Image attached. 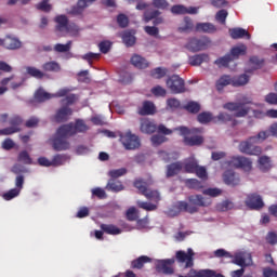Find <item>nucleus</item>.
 I'll list each match as a JSON object with an SVG mask.
<instances>
[{
  "label": "nucleus",
  "instance_id": "f257e3e1",
  "mask_svg": "<svg viewBox=\"0 0 277 277\" xmlns=\"http://www.w3.org/2000/svg\"><path fill=\"white\" fill-rule=\"evenodd\" d=\"M35 98L38 103H44V101H51V98H61V107L55 115L56 122H66L70 117V88H62L54 94L40 89L35 93Z\"/></svg>",
  "mask_w": 277,
  "mask_h": 277
},
{
  "label": "nucleus",
  "instance_id": "f03ea898",
  "mask_svg": "<svg viewBox=\"0 0 277 277\" xmlns=\"http://www.w3.org/2000/svg\"><path fill=\"white\" fill-rule=\"evenodd\" d=\"M153 183L154 182L151 177H148L147 180L137 177L133 182V187L137 189L138 194H141L142 196H145L147 200H150V202H146V201L136 202L137 207L140 209H144V211H157V205L161 202V194L159 193V190L149 189ZM151 202H155V203H151Z\"/></svg>",
  "mask_w": 277,
  "mask_h": 277
},
{
  "label": "nucleus",
  "instance_id": "7ed1b4c3",
  "mask_svg": "<svg viewBox=\"0 0 277 277\" xmlns=\"http://www.w3.org/2000/svg\"><path fill=\"white\" fill-rule=\"evenodd\" d=\"M187 201H177L172 208H170L166 214L168 217H176L181 213H198L200 207H209L211 199L202 197V195H190Z\"/></svg>",
  "mask_w": 277,
  "mask_h": 277
},
{
  "label": "nucleus",
  "instance_id": "20e7f679",
  "mask_svg": "<svg viewBox=\"0 0 277 277\" xmlns=\"http://www.w3.org/2000/svg\"><path fill=\"white\" fill-rule=\"evenodd\" d=\"M54 150L62 151L70 148V124H64L57 129L52 140Z\"/></svg>",
  "mask_w": 277,
  "mask_h": 277
},
{
  "label": "nucleus",
  "instance_id": "39448f33",
  "mask_svg": "<svg viewBox=\"0 0 277 277\" xmlns=\"http://www.w3.org/2000/svg\"><path fill=\"white\" fill-rule=\"evenodd\" d=\"M174 131H180V135L184 137V144L185 146H201V144L205 143V137L201 135H194V133H200V129H192L181 126L177 128H174ZM187 135H194V136H187Z\"/></svg>",
  "mask_w": 277,
  "mask_h": 277
},
{
  "label": "nucleus",
  "instance_id": "423d86ee",
  "mask_svg": "<svg viewBox=\"0 0 277 277\" xmlns=\"http://www.w3.org/2000/svg\"><path fill=\"white\" fill-rule=\"evenodd\" d=\"M211 47V39L208 37L190 38L186 44V49L192 53H198V51H207Z\"/></svg>",
  "mask_w": 277,
  "mask_h": 277
},
{
  "label": "nucleus",
  "instance_id": "0eeeda50",
  "mask_svg": "<svg viewBox=\"0 0 277 277\" xmlns=\"http://www.w3.org/2000/svg\"><path fill=\"white\" fill-rule=\"evenodd\" d=\"M224 109L228 111H235V118H246L250 114V107L248 104L241 102H228L223 105Z\"/></svg>",
  "mask_w": 277,
  "mask_h": 277
},
{
  "label": "nucleus",
  "instance_id": "6e6552de",
  "mask_svg": "<svg viewBox=\"0 0 277 277\" xmlns=\"http://www.w3.org/2000/svg\"><path fill=\"white\" fill-rule=\"evenodd\" d=\"M254 144H256V141L250 140L249 137L247 141H242L239 144L238 148L240 153H242L243 155H251V156L259 157L263 153V148Z\"/></svg>",
  "mask_w": 277,
  "mask_h": 277
},
{
  "label": "nucleus",
  "instance_id": "1a4fd4ad",
  "mask_svg": "<svg viewBox=\"0 0 277 277\" xmlns=\"http://www.w3.org/2000/svg\"><path fill=\"white\" fill-rule=\"evenodd\" d=\"M54 31L58 38H64L68 36L70 28L68 27V16L61 14L54 17Z\"/></svg>",
  "mask_w": 277,
  "mask_h": 277
},
{
  "label": "nucleus",
  "instance_id": "9d476101",
  "mask_svg": "<svg viewBox=\"0 0 277 277\" xmlns=\"http://www.w3.org/2000/svg\"><path fill=\"white\" fill-rule=\"evenodd\" d=\"M167 88L172 94H183L185 92V80L179 75H173L167 79Z\"/></svg>",
  "mask_w": 277,
  "mask_h": 277
},
{
  "label": "nucleus",
  "instance_id": "9b49d317",
  "mask_svg": "<svg viewBox=\"0 0 277 277\" xmlns=\"http://www.w3.org/2000/svg\"><path fill=\"white\" fill-rule=\"evenodd\" d=\"M196 253H194V250L192 248L187 249V252L180 250L175 253V261L183 265L185 263V269H189L194 267V256Z\"/></svg>",
  "mask_w": 277,
  "mask_h": 277
},
{
  "label": "nucleus",
  "instance_id": "f8f14e48",
  "mask_svg": "<svg viewBox=\"0 0 277 277\" xmlns=\"http://www.w3.org/2000/svg\"><path fill=\"white\" fill-rule=\"evenodd\" d=\"M227 163L230 168L241 169L245 170V172L252 170V160L243 156H234Z\"/></svg>",
  "mask_w": 277,
  "mask_h": 277
},
{
  "label": "nucleus",
  "instance_id": "ddd939ff",
  "mask_svg": "<svg viewBox=\"0 0 277 277\" xmlns=\"http://www.w3.org/2000/svg\"><path fill=\"white\" fill-rule=\"evenodd\" d=\"M0 47H4V49L9 51H18V49L23 48V42L14 35H6L3 39H0Z\"/></svg>",
  "mask_w": 277,
  "mask_h": 277
},
{
  "label": "nucleus",
  "instance_id": "4468645a",
  "mask_svg": "<svg viewBox=\"0 0 277 277\" xmlns=\"http://www.w3.org/2000/svg\"><path fill=\"white\" fill-rule=\"evenodd\" d=\"M173 263H175L174 259L158 260L156 262V272L158 274H164V276H172L174 274Z\"/></svg>",
  "mask_w": 277,
  "mask_h": 277
},
{
  "label": "nucleus",
  "instance_id": "2eb2a0df",
  "mask_svg": "<svg viewBox=\"0 0 277 277\" xmlns=\"http://www.w3.org/2000/svg\"><path fill=\"white\" fill-rule=\"evenodd\" d=\"M121 142L127 150H135V148H140V136L131 132L122 135Z\"/></svg>",
  "mask_w": 277,
  "mask_h": 277
},
{
  "label": "nucleus",
  "instance_id": "dca6fc26",
  "mask_svg": "<svg viewBox=\"0 0 277 277\" xmlns=\"http://www.w3.org/2000/svg\"><path fill=\"white\" fill-rule=\"evenodd\" d=\"M245 203H246V207H248L249 209H253L255 211H259L260 209H263V207H265V203L263 202V198L261 197V195L256 193L249 194L247 196Z\"/></svg>",
  "mask_w": 277,
  "mask_h": 277
},
{
  "label": "nucleus",
  "instance_id": "f3484780",
  "mask_svg": "<svg viewBox=\"0 0 277 277\" xmlns=\"http://www.w3.org/2000/svg\"><path fill=\"white\" fill-rule=\"evenodd\" d=\"M246 74H241L239 76L233 77L232 82L234 88H241L243 85H248L250 83V76L248 74H252V69L245 70Z\"/></svg>",
  "mask_w": 277,
  "mask_h": 277
},
{
  "label": "nucleus",
  "instance_id": "a211bd4d",
  "mask_svg": "<svg viewBox=\"0 0 277 277\" xmlns=\"http://www.w3.org/2000/svg\"><path fill=\"white\" fill-rule=\"evenodd\" d=\"M0 83L1 85H8V83H10L11 90H18V88H22L23 83H25V79L12 75L11 77L2 79Z\"/></svg>",
  "mask_w": 277,
  "mask_h": 277
},
{
  "label": "nucleus",
  "instance_id": "6ab92c4d",
  "mask_svg": "<svg viewBox=\"0 0 277 277\" xmlns=\"http://www.w3.org/2000/svg\"><path fill=\"white\" fill-rule=\"evenodd\" d=\"M90 130L83 119H76V121L70 123V135H77V133H85Z\"/></svg>",
  "mask_w": 277,
  "mask_h": 277
},
{
  "label": "nucleus",
  "instance_id": "aec40b11",
  "mask_svg": "<svg viewBox=\"0 0 277 277\" xmlns=\"http://www.w3.org/2000/svg\"><path fill=\"white\" fill-rule=\"evenodd\" d=\"M96 0H78L77 5L71 8V15L79 16L83 14L85 8H90Z\"/></svg>",
  "mask_w": 277,
  "mask_h": 277
},
{
  "label": "nucleus",
  "instance_id": "412c9836",
  "mask_svg": "<svg viewBox=\"0 0 277 277\" xmlns=\"http://www.w3.org/2000/svg\"><path fill=\"white\" fill-rule=\"evenodd\" d=\"M226 122H232L233 127H236L237 120L233 118V115L228 113H220L217 116L214 117L213 123L214 124H226Z\"/></svg>",
  "mask_w": 277,
  "mask_h": 277
},
{
  "label": "nucleus",
  "instance_id": "4be33fe9",
  "mask_svg": "<svg viewBox=\"0 0 277 277\" xmlns=\"http://www.w3.org/2000/svg\"><path fill=\"white\" fill-rule=\"evenodd\" d=\"M223 181L226 185H232L235 187L236 185H239V175H237L234 171L227 170L223 174Z\"/></svg>",
  "mask_w": 277,
  "mask_h": 277
},
{
  "label": "nucleus",
  "instance_id": "5701e85b",
  "mask_svg": "<svg viewBox=\"0 0 277 277\" xmlns=\"http://www.w3.org/2000/svg\"><path fill=\"white\" fill-rule=\"evenodd\" d=\"M229 36L233 40H239L241 38H246L247 40H250L251 38L250 32H248V30L239 27L230 28Z\"/></svg>",
  "mask_w": 277,
  "mask_h": 277
},
{
  "label": "nucleus",
  "instance_id": "b1692460",
  "mask_svg": "<svg viewBox=\"0 0 277 277\" xmlns=\"http://www.w3.org/2000/svg\"><path fill=\"white\" fill-rule=\"evenodd\" d=\"M183 170V162L176 161L167 166V179H172V176H176Z\"/></svg>",
  "mask_w": 277,
  "mask_h": 277
},
{
  "label": "nucleus",
  "instance_id": "393cba45",
  "mask_svg": "<svg viewBox=\"0 0 277 277\" xmlns=\"http://www.w3.org/2000/svg\"><path fill=\"white\" fill-rule=\"evenodd\" d=\"M131 64L135 67V68H140L141 70H143L144 68H148V66H150V64L148 63V61H146V58H144L143 56L138 55V54H134L131 57Z\"/></svg>",
  "mask_w": 277,
  "mask_h": 277
},
{
  "label": "nucleus",
  "instance_id": "a878e982",
  "mask_svg": "<svg viewBox=\"0 0 277 277\" xmlns=\"http://www.w3.org/2000/svg\"><path fill=\"white\" fill-rule=\"evenodd\" d=\"M209 54H197L189 56L188 64H190V66H200V64H205V62L209 63Z\"/></svg>",
  "mask_w": 277,
  "mask_h": 277
},
{
  "label": "nucleus",
  "instance_id": "bb28decb",
  "mask_svg": "<svg viewBox=\"0 0 277 277\" xmlns=\"http://www.w3.org/2000/svg\"><path fill=\"white\" fill-rule=\"evenodd\" d=\"M140 130L142 131V133H147L148 135H150L155 133V131H157V124L148 119H143L141 121Z\"/></svg>",
  "mask_w": 277,
  "mask_h": 277
},
{
  "label": "nucleus",
  "instance_id": "cd10ccee",
  "mask_svg": "<svg viewBox=\"0 0 277 277\" xmlns=\"http://www.w3.org/2000/svg\"><path fill=\"white\" fill-rule=\"evenodd\" d=\"M137 114L140 116H153L155 114V104L150 101H145L143 106L138 108Z\"/></svg>",
  "mask_w": 277,
  "mask_h": 277
},
{
  "label": "nucleus",
  "instance_id": "c85d7f7f",
  "mask_svg": "<svg viewBox=\"0 0 277 277\" xmlns=\"http://www.w3.org/2000/svg\"><path fill=\"white\" fill-rule=\"evenodd\" d=\"M196 31H200L202 34H215V31H217V27L211 23H197Z\"/></svg>",
  "mask_w": 277,
  "mask_h": 277
},
{
  "label": "nucleus",
  "instance_id": "c756f323",
  "mask_svg": "<svg viewBox=\"0 0 277 277\" xmlns=\"http://www.w3.org/2000/svg\"><path fill=\"white\" fill-rule=\"evenodd\" d=\"M226 85H233V78L229 75L221 76L215 83L217 92H222Z\"/></svg>",
  "mask_w": 277,
  "mask_h": 277
},
{
  "label": "nucleus",
  "instance_id": "7c9ffc66",
  "mask_svg": "<svg viewBox=\"0 0 277 277\" xmlns=\"http://www.w3.org/2000/svg\"><path fill=\"white\" fill-rule=\"evenodd\" d=\"M248 47H246V44H240L232 48L230 53H228L227 55H232L233 61H235L239 60L240 55H246Z\"/></svg>",
  "mask_w": 277,
  "mask_h": 277
},
{
  "label": "nucleus",
  "instance_id": "2f4dec72",
  "mask_svg": "<svg viewBox=\"0 0 277 277\" xmlns=\"http://www.w3.org/2000/svg\"><path fill=\"white\" fill-rule=\"evenodd\" d=\"M259 169L262 172H268V170H272V158L268 156H261L258 160Z\"/></svg>",
  "mask_w": 277,
  "mask_h": 277
},
{
  "label": "nucleus",
  "instance_id": "473e14b6",
  "mask_svg": "<svg viewBox=\"0 0 277 277\" xmlns=\"http://www.w3.org/2000/svg\"><path fill=\"white\" fill-rule=\"evenodd\" d=\"M150 258L148 255H141L136 260L131 262L132 269H142L146 263H150Z\"/></svg>",
  "mask_w": 277,
  "mask_h": 277
},
{
  "label": "nucleus",
  "instance_id": "72a5a7b5",
  "mask_svg": "<svg viewBox=\"0 0 277 277\" xmlns=\"http://www.w3.org/2000/svg\"><path fill=\"white\" fill-rule=\"evenodd\" d=\"M106 189H108V192L118 193V192H122L124 189V185H122V182L110 177V180L108 181V183L106 185Z\"/></svg>",
  "mask_w": 277,
  "mask_h": 277
},
{
  "label": "nucleus",
  "instance_id": "f704fd0d",
  "mask_svg": "<svg viewBox=\"0 0 277 277\" xmlns=\"http://www.w3.org/2000/svg\"><path fill=\"white\" fill-rule=\"evenodd\" d=\"M100 228L103 233H106V235H120V233H122V229L114 224H101Z\"/></svg>",
  "mask_w": 277,
  "mask_h": 277
},
{
  "label": "nucleus",
  "instance_id": "c9c22d12",
  "mask_svg": "<svg viewBox=\"0 0 277 277\" xmlns=\"http://www.w3.org/2000/svg\"><path fill=\"white\" fill-rule=\"evenodd\" d=\"M197 120L200 124H209V122H213V120H215V117H213V114L209 111H203L197 116Z\"/></svg>",
  "mask_w": 277,
  "mask_h": 277
},
{
  "label": "nucleus",
  "instance_id": "e433bc0d",
  "mask_svg": "<svg viewBox=\"0 0 277 277\" xmlns=\"http://www.w3.org/2000/svg\"><path fill=\"white\" fill-rule=\"evenodd\" d=\"M42 69L45 70V72H60L62 67H60V63L52 61L43 64Z\"/></svg>",
  "mask_w": 277,
  "mask_h": 277
},
{
  "label": "nucleus",
  "instance_id": "4c0bfd02",
  "mask_svg": "<svg viewBox=\"0 0 277 277\" xmlns=\"http://www.w3.org/2000/svg\"><path fill=\"white\" fill-rule=\"evenodd\" d=\"M233 62V56L230 54H226L220 58H217L214 64L219 66V68H227L228 64Z\"/></svg>",
  "mask_w": 277,
  "mask_h": 277
},
{
  "label": "nucleus",
  "instance_id": "58836bf2",
  "mask_svg": "<svg viewBox=\"0 0 277 277\" xmlns=\"http://www.w3.org/2000/svg\"><path fill=\"white\" fill-rule=\"evenodd\" d=\"M183 109L188 111V114H198L200 111V104L198 102H188Z\"/></svg>",
  "mask_w": 277,
  "mask_h": 277
},
{
  "label": "nucleus",
  "instance_id": "ea45409f",
  "mask_svg": "<svg viewBox=\"0 0 277 277\" xmlns=\"http://www.w3.org/2000/svg\"><path fill=\"white\" fill-rule=\"evenodd\" d=\"M126 217L129 222H136V220H140V212L135 207H131L127 210Z\"/></svg>",
  "mask_w": 277,
  "mask_h": 277
},
{
  "label": "nucleus",
  "instance_id": "a19ab883",
  "mask_svg": "<svg viewBox=\"0 0 277 277\" xmlns=\"http://www.w3.org/2000/svg\"><path fill=\"white\" fill-rule=\"evenodd\" d=\"M121 38L126 47H133V44H135V36H133L131 31H124Z\"/></svg>",
  "mask_w": 277,
  "mask_h": 277
},
{
  "label": "nucleus",
  "instance_id": "79ce46f5",
  "mask_svg": "<svg viewBox=\"0 0 277 277\" xmlns=\"http://www.w3.org/2000/svg\"><path fill=\"white\" fill-rule=\"evenodd\" d=\"M27 75L30 77H35V79H42L44 77V72L36 67L28 66L26 67Z\"/></svg>",
  "mask_w": 277,
  "mask_h": 277
},
{
  "label": "nucleus",
  "instance_id": "37998d69",
  "mask_svg": "<svg viewBox=\"0 0 277 277\" xmlns=\"http://www.w3.org/2000/svg\"><path fill=\"white\" fill-rule=\"evenodd\" d=\"M184 171L188 174H195L198 169V162L196 160H189L185 164H183Z\"/></svg>",
  "mask_w": 277,
  "mask_h": 277
},
{
  "label": "nucleus",
  "instance_id": "c03bdc74",
  "mask_svg": "<svg viewBox=\"0 0 277 277\" xmlns=\"http://www.w3.org/2000/svg\"><path fill=\"white\" fill-rule=\"evenodd\" d=\"M188 277H209V268L199 269L190 268L188 272Z\"/></svg>",
  "mask_w": 277,
  "mask_h": 277
},
{
  "label": "nucleus",
  "instance_id": "a18cd8bd",
  "mask_svg": "<svg viewBox=\"0 0 277 277\" xmlns=\"http://www.w3.org/2000/svg\"><path fill=\"white\" fill-rule=\"evenodd\" d=\"M186 186L188 187V189H197V190H200L202 189V187H205L202 185V182L198 181L197 179L186 180Z\"/></svg>",
  "mask_w": 277,
  "mask_h": 277
},
{
  "label": "nucleus",
  "instance_id": "49530a36",
  "mask_svg": "<svg viewBox=\"0 0 277 277\" xmlns=\"http://www.w3.org/2000/svg\"><path fill=\"white\" fill-rule=\"evenodd\" d=\"M66 161H68V156H66V155H56L52 159V166L54 168H57L60 166H64V163H66Z\"/></svg>",
  "mask_w": 277,
  "mask_h": 277
},
{
  "label": "nucleus",
  "instance_id": "de8ad7c7",
  "mask_svg": "<svg viewBox=\"0 0 277 277\" xmlns=\"http://www.w3.org/2000/svg\"><path fill=\"white\" fill-rule=\"evenodd\" d=\"M167 74L168 69L162 67H157L150 71V76L154 77V79H163Z\"/></svg>",
  "mask_w": 277,
  "mask_h": 277
},
{
  "label": "nucleus",
  "instance_id": "09e8293b",
  "mask_svg": "<svg viewBox=\"0 0 277 277\" xmlns=\"http://www.w3.org/2000/svg\"><path fill=\"white\" fill-rule=\"evenodd\" d=\"M249 62L253 66V70H259V68H263V65L265 64V60L260 58L259 56H251Z\"/></svg>",
  "mask_w": 277,
  "mask_h": 277
},
{
  "label": "nucleus",
  "instance_id": "8fccbe9b",
  "mask_svg": "<svg viewBox=\"0 0 277 277\" xmlns=\"http://www.w3.org/2000/svg\"><path fill=\"white\" fill-rule=\"evenodd\" d=\"M161 12L159 10H153V11H145L144 12V21L145 23H150V21H154L157 18V16H160Z\"/></svg>",
  "mask_w": 277,
  "mask_h": 277
},
{
  "label": "nucleus",
  "instance_id": "3c124183",
  "mask_svg": "<svg viewBox=\"0 0 277 277\" xmlns=\"http://www.w3.org/2000/svg\"><path fill=\"white\" fill-rule=\"evenodd\" d=\"M194 29V23L192 22V18L185 17L184 18V25L179 28V31L182 34H185L187 31H192Z\"/></svg>",
  "mask_w": 277,
  "mask_h": 277
},
{
  "label": "nucleus",
  "instance_id": "603ef678",
  "mask_svg": "<svg viewBox=\"0 0 277 277\" xmlns=\"http://www.w3.org/2000/svg\"><path fill=\"white\" fill-rule=\"evenodd\" d=\"M124 174H127V168L114 169L108 172V176L114 180L120 179V176H124Z\"/></svg>",
  "mask_w": 277,
  "mask_h": 277
},
{
  "label": "nucleus",
  "instance_id": "864d4df0",
  "mask_svg": "<svg viewBox=\"0 0 277 277\" xmlns=\"http://www.w3.org/2000/svg\"><path fill=\"white\" fill-rule=\"evenodd\" d=\"M17 161L19 163H25L26 166L31 164V157L29 156V153L27 150H23L18 154Z\"/></svg>",
  "mask_w": 277,
  "mask_h": 277
},
{
  "label": "nucleus",
  "instance_id": "5fc2aeb1",
  "mask_svg": "<svg viewBox=\"0 0 277 277\" xmlns=\"http://www.w3.org/2000/svg\"><path fill=\"white\" fill-rule=\"evenodd\" d=\"M226 18H228V11L222 9L215 14V21L221 25H226Z\"/></svg>",
  "mask_w": 277,
  "mask_h": 277
},
{
  "label": "nucleus",
  "instance_id": "6e6d98bb",
  "mask_svg": "<svg viewBox=\"0 0 277 277\" xmlns=\"http://www.w3.org/2000/svg\"><path fill=\"white\" fill-rule=\"evenodd\" d=\"M269 135H272L269 130L261 131L260 133H258V135L250 136V140H254L255 143L265 142V140H267V137H269Z\"/></svg>",
  "mask_w": 277,
  "mask_h": 277
},
{
  "label": "nucleus",
  "instance_id": "4d7b16f0",
  "mask_svg": "<svg viewBox=\"0 0 277 277\" xmlns=\"http://www.w3.org/2000/svg\"><path fill=\"white\" fill-rule=\"evenodd\" d=\"M90 71L89 70H82L77 74V79L79 83H90Z\"/></svg>",
  "mask_w": 277,
  "mask_h": 277
},
{
  "label": "nucleus",
  "instance_id": "13d9d810",
  "mask_svg": "<svg viewBox=\"0 0 277 277\" xmlns=\"http://www.w3.org/2000/svg\"><path fill=\"white\" fill-rule=\"evenodd\" d=\"M18 196H21V189L13 188V189H10L9 192L4 193L2 195V198L4 200H13V198H16Z\"/></svg>",
  "mask_w": 277,
  "mask_h": 277
},
{
  "label": "nucleus",
  "instance_id": "bf43d9fd",
  "mask_svg": "<svg viewBox=\"0 0 277 277\" xmlns=\"http://www.w3.org/2000/svg\"><path fill=\"white\" fill-rule=\"evenodd\" d=\"M53 51H55V53H68L70 51V42L65 44L57 43L54 45Z\"/></svg>",
  "mask_w": 277,
  "mask_h": 277
},
{
  "label": "nucleus",
  "instance_id": "052dcab7",
  "mask_svg": "<svg viewBox=\"0 0 277 277\" xmlns=\"http://www.w3.org/2000/svg\"><path fill=\"white\" fill-rule=\"evenodd\" d=\"M37 10H41V12H51L53 10V5H51V3H49V0H43L41 2H39L36 5Z\"/></svg>",
  "mask_w": 277,
  "mask_h": 277
},
{
  "label": "nucleus",
  "instance_id": "680f3d73",
  "mask_svg": "<svg viewBox=\"0 0 277 277\" xmlns=\"http://www.w3.org/2000/svg\"><path fill=\"white\" fill-rule=\"evenodd\" d=\"M91 192L92 196H95V198H98L100 200H105V198H107V193L101 187H95Z\"/></svg>",
  "mask_w": 277,
  "mask_h": 277
},
{
  "label": "nucleus",
  "instance_id": "e2e57ef3",
  "mask_svg": "<svg viewBox=\"0 0 277 277\" xmlns=\"http://www.w3.org/2000/svg\"><path fill=\"white\" fill-rule=\"evenodd\" d=\"M21 128L18 127H9L0 130V135H14V133H18Z\"/></svg>",
  "mask_w": 277,
  "mask_h": 277
},
{
  "label": "nucleus",
  "instance_id": "0e129e2a",
  "mask_svg": "<svg viewBox=\"0 0 277 277\" xmlns=\"http://www.w3.org/2000/svg\"><path fill=\"white\" fill-rule=\"evenodd\" d=\"M233 207H234L233 201L225 200L217 205V210L222 212L230 211Z\"/></svg>",
  "mask_w": 277,
  "mask_h": 277
},
{
  "label": "nucleus",
  "instance_id": "69168bd1",
  "mask_svg": "<svg viewBox=\"0 0 277 277\" xmlns=\"http://www.w3.org/2000/svg\"><path fill=\"white\" fill-rule=\"evenodd\" d=\"M117 23H118L119 27L124 29V27H129V17H127V15H124V14H119L117 16Z\"/></svg>",
  "mask_w": 277,
  "mask_h": 277
},
{
  "label": "nucleus",
  "instance_id": "338daca9",
  "mask_svg": "<svg viewBox=\"0 0 277 277\" xmlns=\"http://www.w3.org/2000/svg\"><path fill=\"white\" fill-rule=\"evenodd\" d=\"M266 241L271 246H276V243H277V234H276V232H268L267 235H266Z\"/></svg>",
  "mask_w": 277,
  "mask_h": 277
},
{
  "label": "nucleus",
  "instance_id": "774afa93",
  "mask_svg": "<svg viewBox=\"0 0 277 277\" xmlns=\"http://www.w3.org/2000/svg\"><path fill=\"white\" fill-rule=\"evenodd\" d=\"M263 276L264 277H277V271L273 269L272 267L263 268Z\"/></svg>",
  "mask_w": 277,
  "mask_h": 277
}]
</instances>
